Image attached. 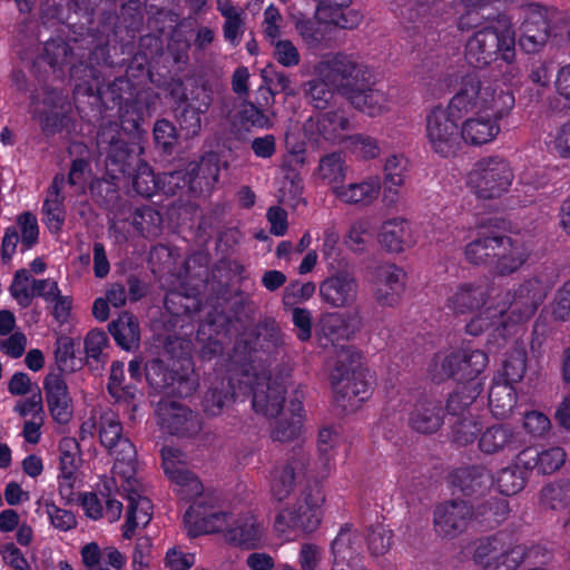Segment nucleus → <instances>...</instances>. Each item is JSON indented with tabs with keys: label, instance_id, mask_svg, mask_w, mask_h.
Masks as SVG:
<instances>
[{
	"label": "nucleus",
	"instance_id": "cd10ccee",
	"mask_svg": "<svg viewBox=\"0 0 570 570\" xmlns=\"http://www.w3.org/2000/svg\"><path fill=\"white\" fill-rule=\"evenodd\" d=\"M488 296L487 286L463 283L450 292L445 305L454 314H466L484 307Z\"/></svg>",
	"mask_w": 570,
	"mask_h": 570
},
{
	"label": "nucleus",
	"instance_id": "0e129e2a",
	"mask_svg": "<svg viewBox=\"0 0 570 570\" xmlns=\"http://www.w3.org/2000/svg\"><path fill=\"white\" fill-rule=\"evenodd\" d=\"M523 472L518 466L502 469L497 478V485L501 494L514 495L524 487Z\"/></svg>",
	"mask_w": 570,
	"mask_h": 570
},
{
	"label": "nucleus",
	"instance_id": "de8ad7c7",
	"mask_svg": "<svg viewBox=\"0 0 570 570\" xmlns=\"http://www.w3.org/2000/svg\"><path fill=\"white\" fill-rule=\"evenodd\" d=\"M451 362L462 363V381L470 383L487 367L488 355L480 350L461 348L453 352L446 365L450 366Z\"/></svg>",
	"mask_w": 570,
	"mask_h": 570
},
{
	"label": "nucleus",
	"instance_id": "a18cd8bd",
	"mask_svg": "<svg viewBox=\"0 0 570 570\" xmlns=\"http://www.w3.org/2000/svg\"><path fill=\"white\" fill-rule=\"evenodd\" d=\"M217 10L225 18L223 26L224 38L232 46H237L245 31L244 10L230 0H216Z\"/></svg>",
	"mask_w": 570,
	"mask_h": 570
},
{
	"label": "nucleus",
	"instance_id": "f03ea898",
	"mask_svg": "<svg viewBox=\"0 0 570 570\" xmlns=\"http://www.w3.org/2000/svg\"><path fill=\"white\" fill-rule=\"evenodd\" d=\"M97 145L99 150L106 154V167L112 178L130 176V168L136 163L132 176L136 193L142 197H151L158 190L160 179L156 178L147 163L132 155L121 138V130L117 122L109 121L101 126Z\"/></svg>",
	"mask_w": 570,
	"mask_h": 570
},
{
	"label": "nucleus",
	"instance_id": "c85d7f7f",
	"mask_svg": "<svg viewBox=\"0 0 570 570\" xmlns=\"http://www.w3.org/2000/svg\"><path fill=\"white\" fill-rule=\"evenodd\" d=\"M65 184L63 175L55 176L42 205V223L52 234H59L66 220Z\"/></svg>",
	"mask_w": 570,
	"mask_h": 570
},
{
	"label": "nucleus",
	"instance_id": "393cba45",
	"mask_svg": "<svg viewBox=\"0 0 570 570\" xmlns=\"http://www.w3.org/2000/svg\"><path fill=\"white\" fill-rule=\"evenodd\" d=\"M505 117L474 114L466 118L461 127V140L471 146H482L493 141L499 135L500 121Z\"/></svg>",
	"mask_w": 570,
	"mask_h": 570
},
{
	"label": "nucleus",
	"instance_id": "052dcab7",
	"mask_svg": "<svg viewBox=\"0 0 570 570\" xmlns=\"http://www.w3.org/2000/svg\"><path fill=\"white\" fill-rule=\"evenodd\" d=\"M209 107L208 102H203L202 106L195 107L191 104L184 106L180 115L178 116V122L181 130L187 137H195L200 132L202 129V114L206 112Z\"/></svg>",
	"mask_w": 570,
	"mask_h": 570
},
{
	"label": "nucleus",
	"instance_id": "423d86ee",
	"mask_svg": "<svg viewBox=\"0 0 570 570\" xmlns=\"http://www.w3.org/2000/svg\"><path fill=\"white\" fill-rule=\"evenodd\" d=\"M541 547L527 548L520 544L507 543L502 538L492 535L478 541L473 561L476 570H517L523 561L546 553Z\"/></svg>",
	"mask_w": 570,
	"mask_h": 570
},
{
	"label": "nucleus",
	"instance_id": "473e14b6",
	"mask_svg": "<svg viewBox=\"0 0 570 570\" xmlns=\"http://www.w3.org/2000/svg\"><path fill=\"white\" fill-rule=\"evenodd\" d=\"M264 527L252 514L243 515L233 520L230 528L225 533V539L245 549H256L264 541Z\"/></svg>",
	"mask_w": 570,
	"mask_h": 570
},
{
	"label": "nucleus",
	"instance_id": "c03bdc74",
	"mask_svg": "<svg viewBox=\"0 0 570 570\" xmlns=\"http://www.w3.org/2000/svg\"><path fill=\"white\" fill-rule=\"evenodd\" d=\"M109 332L116 343L126 351L136 348L140 340V330L137 318L128 313H121L109 326Z\"/></svg>",
	"mask_w": 570,
	"mask_h": 570
},
{
	"label": "nucleus",
	"instance_id": "49530a36",
	"mask_svg": "<svg viewBox=\"0 0 570 570\" xmlns=\"http://www.w3.org/2000/svg\"><path fill=\"white\" fill-rule=\"evenodd\" d=\"M499 235H485L470 242L464 249L466 259L474 265H487L492 267L498 253Z\"/></svg>",
	"mask_w": 570,
	"mask_h": 570
},
{
	"label": "nucleus",
	"instance_id": "a211bd4d",
	"mask_svg": "<svg viewBox=\"0 0 570 570\" xmlns=\"http://www.w3.org/2000/svg\"><path fill=\"white\" fill-rule=\"evenodd\" d=\"M358 282L354 273L337 271L320 284V296L323 303L333 308L351 307L357 299Z\"/></svg>",
	"mask_w": 570,
	"mask_h": 570
},
{
	"label": "nucleus",
	"instance_id": "7ed1b4c3",
	"mask_svg": "<svg viewBox=\"0 0 570 570\" xmlns=\"http://www.w3.org/2000/svg\"><path fill=\"white\" fill-rule=\"evenodd\" d=\"M448 105L459 117L469 114L508 117L514 107V96L478 73L469 72L461 77L459 89Z\"/></svg>",
	"mask_w": 570,
	"mask_h": 570
},
{
	"label": "nucleus",
	"instance_id": "680f3d73",
	"mask_svg": "<svg viewBox=\"0 0 570 570\" xmlns=\"http://www.w3.org/2000/svg\"><path fill=\"white\" fill-rule=\"evenodd\" d=\"M480 423L471 414L456 417L452 425V441L459 445L472 443L480 432Z\"/></svg>",
	"mask_w": 570,
	"mask_h": 570
},
{
	"label": "nucleus",
	"instance_id": "dca6fc26",
	"mask_svg": "<svg viewBox=\"0 0 570 570\" xmlns=\"http://www.w3.org/2000/svg\"><path fill=\"white\" fill-rule=\"evenodd\" d=\"M73 51L70 46L62 39H50L43 46L42 58L53 69H61L66 65H70V76L75 80L81 81L77 83L76 88L79 90L81 86L86 92H91L92 88L89 78H96L97 70L92 67L83 65L82 62L76 63L73 61Z\"/></svg>",
	"mask_w": 570,
	"mask_h": 570
},
{
	"label": "nucleus",
	"instance_id": "39448f33",
	"mask_svg": "<svg viewBox=\"0 0 570 570\" xmlns=\"http://www.w3.org/2000/svg\"><path fill=\"white\" fill-rule=\"evenodd\" d=\"M515 33L508 23L485 27L476 31L465 45V59L475 67L483 68L501 58L511 65L515 58Z\"/></svg>",
	"mask_w": 570,
	"mask_h": 570
},
{
	"label": "nucleus",
	"instance_id": "603ef678",
	"mask_svg": "<svg viewBox=\"0 0 570 570\" xmlns=\"http://www.w3.org/2000/svg\"><path fill=\"white\" fill-rule=\"evenodd\" d=\"M161 224V215L150 206L136 208L132 214L131 225L136 232L144 237H155L159 235Z\"/></svg>",
	"mask_w": 570,
	"mask_h": 570
},
{
	"label": "nucleus",
	"instance_id": "a878e982",
	"mask_svg": "<svg viewBox=\"0 0 570 570\" xmlns=\"http://www.w3.org/2000/svg\"><path fill=\"white\" fill-rule=\"evenodd\" d=\"M498 249L491 269L500 276L511 275L519 271L530 255V250L523 242L508 236H501Z\"/></svg>",
	"mask_w": 570,
	"mask_h": 570
},
{
	"label": "nucleus",
	"instance_id": "aec40b11",
	"mask_svg": "<svg viewBox=\"0 0 570 570\" xmlns=\"http://www.w3.org/2000/svg\"><path fill=\"white\" fill-rule=\"evenodd\" d=\"M520 30L519 42L522 49L529 53L539 51L550 36L548 10L539 4L529 6Z\"/></svg>",
	"mask_w": 570,
	"mask_h": 570
},
{
	"label": "nucleus",
	"instance_id": "f704fd0d",
	"mask_svg": "<svg viewBox=\"0 0 570 570\" xmlns=\"http://www.w3.org/2000/svg\"><path fill=\"white\" fill-rule=\"evenodd\" d=\"M189 190L194 194L210 191L219 178V163L215 154H207L200 161L187 165Z\"/></svg>",
	"mask_w": 570,
	"mask_h": 570
},
{
	"label": "nucleus",
	"instance_id": "13d9d810",
	"mask_svg": "<svg viewBox=\"0 0 570 570\" xmlns=\"http://www.w3.org/2000/svg\"><path fill=\"white\" fill-rule=\"evenodd\" d=\"M489 405L495 416L505 417L515 405L512 385L504 383L492 386L489 393Z\"/></svg>",
	"mask_w": 570,
	"mask_h": 570
},
{
	"label": "nucleus",
	"instance_id": "58836bf2",
	"mask_svg": "<svg viewBox=\"0 0 570 570\" xmlns=\"http://www.w3.org/2000/svg\"><path fill=\"white\" fill-rule=\"evenodd\" d=\"M453 483L466 497H481L492 487L493 478L485 468L469 466L455 472Z\"/></svg>",
	"mask_w": 570,
	"mask_h": 570
},
{
	"label": "nucleus",
	"instance_id": "6e6552de",
	"mask_svg": "<svg viewBox=\"0 0 570 570\" xmlns=\"http://www.w3.org/2000/svg\"><path fill=\"white\" fill-rule=\"evenodd\" d=\"M313 75L324 77L345 98L360 82L372 79L371 69L357 61L352 55L337 51L321 57L313 66Z\"/></svg>",
	"mask_w": 570,
	"mask_h": 570
},
{
	"label": "nucleus",
	"instance_id": "bf43d9fd",
	"mask_svg": "<svg viewBox=\"0 0 570 570\" xmlns=\"http://www.w3.org/2000/svg\"><path fill=\"white\" fill-rule=\"evenodd\" d=\"M527 372V352L524 347L517 346L511 350L503 363L505 384L520 382Z\"/></svg>",
	"mask_w": 570,
	"mask_h": 570
},
{
	"label": "nucleus",
	"instance_id": "69168bd1",
	"mask_svg": "<svg viewBox=\"0 0 570 570\" xmlns=\"http://www.w3.org/2000/svg\"><path fill=\"white\" fill-rule=\"evenodd\" d=\"M347 148L357 157L373 159L380 155V146L375 138L355 134L347 137Z\"/></svg>",
	"mask_w": 570,
	"mask_h": 570
},
{
	"label": "nucleus",
	"instance_id": "e2e57ef3",
	"mask_svg": "<svg viewBox=\"0 0 570 570\" xmlns=\"http://www.w3.org/2000/svg\"><path fill=\"white\" fill-rule=\"evenodd\" d=\"M393 546V531L382 524L372 527L367 534V548L372 557L384 556Z\"/></svg>",
	"mask_w": 570,
	"mask_h": 570
},
{
	"label": "nucleus",
	"instance_id": "2f4dec72",
	"mask_svg": "<svg viewBox=\"0 0 570 570\" xmlns=\"http://www.w3.org/2000/svg\"><path fill=\"white\" fill-rule=\"evenodd\" d=\"M233 377L215 376L210 380L203 400L202 409L208 417H216L223 414L236 394Z\"/></svg>",
	"mask_w": 570,
	"mask_h": 570
},
{
	"label": "nucleus",
	"instance_id": "f257e3e1",
	"mask_svg": "<svg viewBox=\"0 0 570 570\" xmlns=\"http://www.w3.org/2000/svg\"><path fill=\"white\" fill-rule=\"evenodd\" d=\"M163 466L166 475L177 485V491L194 502L185 513V523L191 535L227 531L232 525V515L218 505V499L203 495L199 479L186 468V455L175 448L161 450Z\"/></svg>",
	"mask_w": 570,
	"mask_h": 570
},
{
	"label": "nucleus",
	"instance_id": "b1692460",
	"mask_svg": "<svg viewBox=\"0 0 570 570\" xmlns=\"http://www.w3.org/2000/svg\"><path fill=\"white\" fill-rule=\"evenodd\" d=\"M381 193V178L366 176L362 180L343 184L333 189V195L345 205L368 207L374 204Z\"/></svg>",
	"mask_w": 570,
	"mask_h": 570
},
{
	"label": "nucleus",
	"instance_id": "5fc2aeb1",
	"mask_svg": "<svg viewBox=\"0 0 570 570\" xmlns=\"http://www.w3.org/2000/svg\"><path fill=\"white\" fill-rule=\"evenodd\" d=\"M303 91L307 101L316 109H325L334 97L336 89L324 77H316L304 82Z\"/></svg>",
	"mask_w": 570,
	"mask_h": 570
},
{
	"label": "nucleus",
	"instance_id": "4d7b16f0",
	"mask_svg": "<svg viewBox=\"0 0 570 570\" xmlns=\"http://www.w3.org/2000/svg\"><path fill=\"white\" fill-rule=\"evenodd\" d=\"M540 501L552 510H561L570 504V480H560L543 487Z\"/></svg>",
	"mask_w": 570,
	"mask_h": 570
},
{
	"label": "nucleus",
	"instance_id": "2eb2a0df",
	"mask_svg": "<svg viewBox=\"0 0 570 570\" xmlns=\"http://www.w3.org/2000/svg\"><path fill=\"white\" fill-rule=\"evenodd\" d=\"M433 517L435 532L444 538H454L468 529L475 514L466 501L450 500L439 504Z\"/></svg>",
	"mask_w": 570,
	"mask_h": 570
},
{
	"label": "nucleus",
	"instance_id": "20e7f679",
	"mask_svg": "<svg viewBox=\"0 0 570 570\" xmlns=\"http://www.w3.org/2000/svg\"><path fill=\"white\" fill-rule=\"evenodd\" d=\"M360 358L352 346H341L330 371L334 401L345 412L356 410L368 397L370 384L354 370Z\"/></svg>",
	"mask_w": 570,
	"mask_h": 570
},
{
	"label": "nucleus",
	"instance_id": "ea45409f",
	"mask_svg": "<svg viewBox=\"0 0 570 570\" xmlns=\"http://www.w3.org/2000/svg\"><path fill=\"white\" fill-rule=\"evenodd\" d=\"M301 397L303 394L296 391L288 406L291 419L285 415L275 423L271 432L273 440L288 442L299 436L304 420V406Z\"/></svg>",
	"mask_w": 570,
	"mask_h": 570
},
{
	"label": "nucleus",
	"instance_id": "6e6d98bb",
	"mask_svg": "<svg viewBox=\"0 0 570 570\" xmlns=\"http://www.w3.org/2000/svg\"><path fill=\"white\" fill-rule=\"evenodd\" d=\"M474 521L490 527L501 523L509 514V504L504 498L491 497L474 509Z\"/></svg>",
	"mask_w": 570,
	"mask_h": 570
},
{
	"label": "nucleus",
	"instance_id": "4c0bfd02",
	"mask_svg": "<svg viewBox=\"0 0 570 570\" xmlns=\"http://www.w3.org/2000/svg\"><path fill=\"white\" fill-rule=\"evenodd\" d=\"M566 453L561 448H551L538 452L534 449H525L518 455V463L525 469H537L542 474H551L564 463Z\"/></svg>",
	"mask_w": 570,
	"mask_h": 570
},
{
	"label": "nucleus",
	"instance_id": "774afa93",
	"mask_svg": "<svg viewBox=\"0 0 570 570\" xmlns=\"http://www.w3.org/2000/svg\"><path fill=\"white\" fill-rule=\"evenodd\" d=\"M20 229V244L22 250H28L38 243L39 226L38 220L31 213H23L18 217Z\"/></svg>",
	"mask_w": 570,
	"mask_h": 570
},
{
	"label": "nucleus",
	"instance_id": "338daca9",
	"mask_svg": "<svg viewBox=\"0 0 570 570\" xmlns=\"http://www.w3.org/2000/svg\"><path fill=\"white\" fill-rule=\"evenodd\" d=\"M271 45L274 48L273 57L279 65L286 68L298 66L301 53L291 40H281L277 38L274 42H271Z\"/></svg>",
	"mask_w": 570,
	"mask_h": 570
},
{
	"label": "nucleus",
	"instance_id": "4be33fe9",
	"mask_svg": "<svg viewBox=\"0 0 570 570\" xmlns=\"http://www.w3.org/2000/svg\"><path fill=\"white\" fill-rule=\"evenodd\" d=\"M306 130L316 131L326 141L341 144L347 141L345 132L353 129L350 117L343 109L326 111L315 118H309Z\"/></svg>",
	"mask_w": 570,
	"mask_h": 570
},
{
	"label": "nucleus",
	"instance_id": "09e8293b",
	"mask_svg": "<svg viewBox=\"0 0 570 570\" xmlns=\"http://www.w3.org/2000/svg\"><path fill=\"white\" fill-rule=\"evenodd\" d=\"M490 326L502 327L504 331L509 326L505 317V309L500 306H487L475 317H473L465 326L466 332L471 335H480Z\"/></svg>",
	"mask_w": 570,
	"mask_h": 570
},
{
	"label": "nucleus",
	"instance_id": "6ab92c4d",
	"mask_svg": "<svg viewBox=\"0 0 570 570\" xmlns=\"http://www.w3.org/2000/svg\"><path fill=\"white\" fill-rule=\"evenodd\" d=\"M66 97L58 90L43 89L41 100L32 97L31 114L46 135L58 132L63 127Z\"/></svg>",
	"mask_w": 570,
	"mask_h": 570
},
{
	"label": "nucleus",
	"instance_id": "0eeeda50",
	"mask_svg": "<svg viewBox=\"0 0 570 570\" xmlns=\"http://www.w3.org/2000/svg\"><path fill=\"white\" fill-rule=\"evenodd\" d=\"M288 373L273 375L268 371H245L238 379V389H248L252 393L253 410L265 417L274 419L284 409L286 380Z\"/></svg>",
	"mask_w": 570,
	"mask_h": 570
},
{
	"label": "nucleus",
	"instance_id": "ddd939ff",
	"mask_svg": "<svg viewBox=\"0 0 570 570\" xmlns=\"http://www.w3.org/2000/svg\"><path fill=\"white\" fill-rule=\"evenodd\" d=\"M550 285L534 276L521 283L513 293L507 294V302L499 305L505 309L509 323L518 324L529 320L543 303Z\"/></svg>",
	"mask_w": 570,
	"mask_h": 570
},
{
	"label": "nucleus",
	"instance_id": "864d4df0",
	"mask_svg": "<svg viewBox=\"0 0 570 570\" xmlns=\"http://www.w3.org/2000/svg\"><path fill=\"white\" fill-rule=\"evenodd\" d=\"M514 435L512 431L503 425H494L485 430L479 440V446L482 452L497 453L513 443Z\"/></svg>",
	"mask_w": 570,
	"mask_h": 570
},
{
	"label": "nucleus",
	"instance_id": "5701e85b",
	"mask_svg": "<svg viewBox=\"0 0 570 570\" xmlns=\"http://www.w3.org/2000/svg\"><path fill=\"white\" fill-rule=\"evenodd\" d=\"M43 389L52 419L59 424L68 423L72 416V402L63 377L56 373L48 374Z\"/></svg>",
	"mask_w": 570,
	"mask_h": 570
},
{
	"label": "nucleus",
	"instance_id": "4468645a",
	"mask_svg": "<svg viewBox=\"0 0 570 570\" xmlns=\"http://www.w3.org/2000/svg\"><path fill=\"white\" fill-rule=\"evenodd\" d=\"M155 414L160 430L169 435L194 439L203 430L204 421L199 413L176 401H160Z\"/></svg>",
	"mask_w": 570,
	"mask_h": 570
},
{
	"label": "nucleus",
	"instance_id": "f3484780",
	"mask_svg": "<svg viewBox=\"0 0 570 570\" xmlns=\"http://www.w3.org/2000/svg\"><path fill=\"white\" fill-rule=\"evenodd\" d=\"M309 455L302 448L295 449L285 463L272 473L271 491L278 501L285 500L307 473Z\"/></svg>",
	"mask_w": 570,
	"mask_h": 570
},
{
	"label": "nucleus",
	"instance_id": "72a5a7b5",
	"mask_svg": "<svg viewBox=\"0 0 570 570\" xmlns=\"http://www.w3.org/2000/svg\"><path fill=\"white\" fill-rule=\"evenodd\" d=\"M370 81L360 82L346 99L357 110L370 117H377L390 110L391 100L383 90L370 87Z\"/></svg>",
	"mask_w": 570,
	"mask_h": 570
},
{
	"label": "nucleus",
	"instance_id": "e433bc0d",
	"mask_svg": "<svg viewBox=\"0 0 570 570\" xmlns=\"http://www.w3.org/2000/svg\"><path fill=\"white\" fill-rule=\"evenodd\" d=\"M363 541V534L353 524L345 523L331 543L332 561L364 559Z\"/></svg>",
	"mask_w": 570,
	"mask_h": 570
},
{
	"label": "nucleus",
	"instance_id": "f8f14e48",
	"mask_svg": "<svg viewBox=\"0 0 570 570\" xmlns=\"http://www.w3.org/2000/svg\"><path fill=\"white\" fill-rule=\"evenodd\" d=\"M513 179L507 160L492 156L479 160L469 174V185L480 198L490 199L508 190Z\"/></svg>",
	"mask_w": 570,
	"mask_h": 570
},
{
	"label": "nucleus",
	"instance_id": "79ce46f5",
	"mask_svg": "<svg viewBox=\"0 0 570 570\" xmlns=\"http://www.w3.org/2000/svg\"><path fill=\"white\" fill-rule=\"evenodd\" d=\"M362 321L358 312L355 313H328L321 320V327L324 335L334 338L348 340L360 331Z\"/></svg>",
	"mask_w": 570,
	"mask_h": 570
},
{
	"label": "nucleus",
	"instance_id": "8fccbe9b",
	"mask_svg": "<svg viewBox=\"0 0 570 570\" xmlns=\"http://www.w3.org/2000/svg\"><path fill=\"white\" fill-rule=\"evenodd\" d=\"M37 282L38 279L33 278L27 269L16 272L9 292L20 307L26 308L31 305L36 296Z\"/></svg>",
	"mask_w": 570,
	"mask_h": 570
},
{
	"label": "nucleus",
	"instance_id": "bb28decb",
	"mask_svg": "<svg viewBox=\"0 0 570 570\" xmlns=\"http://www.w3.org/2000/svg\"><path fill=\"white\" fill-rule=\"evenodd\" d=\"M295 28L308 50L330 49L335 45L337 27L317 14L315 19L298 20Z\"/></svg>",
	"mask_w": 570,
	"mask_h": 570
},
{
	"label": "nucleus",
	"instance_id": "7c9ffc66",
	"mask_svg": "<svg viewBox=\"0 0 570 570\" xmlns=\"http://www.w3.org/2000/svg\"><path fill=\"white\" fill-rule=\"evenodd\" d=\"M59 491L62 495H70L77 480L78 463L80 461V446L78 441L71 436L62 438L59 442Z\"/></svg>",
	"mask_w": 570,
	"mask_h": 570
},
{
	"label": "nucleus",
	"instance_id": "c756f323",
	"mask_svg": "<svg viewBox=\"0 0 570 570\" xmlns=\"http://www.w3.org/2000/svg\"><path fill=\"white\" fill-rule=\"evenodd\" d=\"M127 482L128 488L124 487V491L126 492L125 498L128 501V510L126 515V522L122 527V537L125 539H131L135 534V531L139 527H146L153 515V504L151 501L131 488L130 481Z\"/></svg>",
	"mask_w": 570,
	"mask_h": 570
},
{
	"label": "nucleus",
	"instance_id": "3c124183",
	"mask_svg": "<svg viewBox=\"0 0 570 570\" xmlns=\"http://www.w3.org/2000/svg\"><path fill=\"white\" fill-rule=\"evenodd\" d=\"M479 394L480 384L476 382H470L458 386V389L450 394L448 399V413L456 417L465 416L464 412L475 401Z\"/></svg>",
	"mask_w": 570,
	"mask_h": 570
},
{
	"label": "nucleus",
	"instance_id": "1a4fd4ad",
	"mask_svg": "<svg viewBox=\"0 0 570 570\" xmlns=\"http://www.w3.org/2000/svg\"><path fill=\"white\" fill-rule=\"evenodd\" d=\"M98 436L100 444L115 458L114 473L129 482L136 473V449L124 435L117 413L108 410L99 414Z\"/></svg>",
	"mask_w": 570,
	"mask_h": 570
},
{
	"label": "nucleus",
	"instance_id": "9d476101",
	"mask_svg": "<svg viewBox=\"0 0 570 570\" xmlns=\"http://www.w3.org/2000/svg\"><path fill=\"white\" fill-rule=\"evenodd\" d=\"M323 501L317 487L304 489L293 508H286L276 515L275 531L286 540L295 539L297 532L314 531L320 523L316 509Z\"/></svg>",
	"mask_w": 570,
	"mask_h": 570
},
{
	"label": "nucleus",
	"instance_id": "9b49d317",
	"mask_svg": "<svg viewBox=\"0 0 570 570\" xmlns=\"http://www.w3.org/2000/svg\"><path fill=\"white\" fill-rule=\"evenodd\" d=\"M456 112L438 105L425 116V138L431 150L441 157L455 155L461 147L460 127L453 119Z\"/></svg>",
	"mask_w": 570,
	"mask_h": 570
},
{
	"label": "nucleus",
	"instance_id": "a19ab883",
	"mask_svg": "<svg viewBox=\"0 0 570 570\" xmlns=\"http://www.w3.org/2000/svg\"><path fill=\"white\" fill-rule=\"evenodd\" d=\"M348 165L346 157L341 151H333L322 156L315 169V175L323 183L331 186V191L342 186L347 177Z\"/></svg>",
	"mask_w": 570,
	"mask_h": 570
},
{
	"label": "nucleus",
	"instance_id": "c9c22d12",
	"mask_svg": "<svg viewBox=\"0 0 570 570\" xmlns=\"http://www.w3.org/2000/svg\"><path fill=\"white\" fill-rule=\"evenodd\" d=\"M379 242L387 250L401 253L412 247L416 239L410 223L403 218H391L384 222L379 232Z\"/></svg>",
	"mask_w": 570,
	"mask_h": 570
},
{
	"label": "nucleus",
	"instance_id": "412c9836",
	"mask_svg": "<svg viewBox=\"0 0 570 570\" xmlns=\"http://www.w3.org/2000/svg\"><path fill=\"white\" fill-rule=\"evenodd\" d=\"M404 288L405 273L401 267L386 264L376 269L373 291L379 305L396 306L401 302Z\"/></svg>",
	"mask_w": 570,
	"mask_h": 570
},
{
	"label": "nucleus",
	"instance_id": "37998d69",
	"mask_svg": "<svg viewBox=\"0 0 570 570\" xmlns=\"http://www.w3.org/2000/svg\"><path fill=\"white\" fill-rule=\"evenodd\" d=\"M411 426L420 433H433L442 424L440 403L423 399L416 402L410 416Z\"/></svg>",
	"mask_w": 570,
	"mask_h": 570
}]
</instances>
